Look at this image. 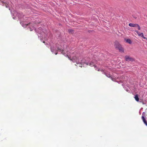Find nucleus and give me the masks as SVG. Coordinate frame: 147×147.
I'll return each instance as SVG.
<instances>
[{"label":"nucleus","instance_id":"obj_1","mask_svg":"<svg viewBox=\"0 0 147 147\" xmlns=\"http://www.w3.org/2000/svg\"><path fill=\"white\" fill-rule=\"evenodd\" d=\"M51 52L55 55L57 54V51H60L61 52L62 54L64 55L65 56L67 57L69 59L72 61L73 62L76 63L77 64H80L81 65H80L79 66L81 67H82V66L84 67H85L88 65H89L91 66H94L95 67H96L94 63L92 62H91L90 63L85 62L84 61V59H82L80 57H78L77 56H74L71 59V58L68 55H65V53H64L63 49L58 47L57 45H56L55 47H51Z\"/></svg>","mask_w":147,"mask_h":147},{"label":"nucleus","instance_id":"obj_2","mask_svg":"<svg viewBox=\"0 0 147 147\" xmlns=\"http://www.w3.org/2000/svg\"><path fill=\"white\" fill-rule=\"evenodd\" d=\"M45 32H46V31L45 30H42L41 28H39L38 30V32L39 33L40 35H38V37H40V38H44L45 39V37L46 36H47Z\"/></svg>","mask_w":147,"mask_h":147},{"label":"nucleus","instance_id":"obj_3","mask_svg":"<svg viewBox=\"0 0 147 147\" xmlns=\"http://www.w3.org/2000/svg\"><path fill=\"white\" fill-rule=\"evenodd\" d=\"M10 2L7 1L6 0H0V3H2L3 5H5L7 8H9L10 7Z\"/></svg>","mask_w":147,"mask_h":147},{"label":"nucleus","instance_id":"obj_4","mask_svg":"<svg viewBox=\"0 0 147 147\" xmlns=\"http://www.w3.org/2000/svg\"><path fill=\"white\" fill-rule=\"evenodd\" d=\"M129 26L131 27H138V29L139 30H140L141 29L140 27L138 24H134L133 23H130L129 24Z\"/></svg>","mask_w":147,"mask_h":147},{"label":"nucleus","instance_id":"obj_5","mask_svg":"<svg viewBox=\"0 0 147 147\" xmlns=\"http://www.w3.org/2000/svg\"><path fill=\"white\" fill-rule=\"evenodd\" d=\"M125 59L126 61H132L134 60V58L127 55L125 56Z\"/></svg>","mask_w":147,"mask_h":147},{"label":"nucleus","instance_id":"obj_6","mask_svg":"<svg viewBox=\"0 0 147 147\" xmlns=\"http://www.w3.org/2000/svg\"><path fill=\"white\" fill-rule=\"evenodd\" d=\"M145 114V113L144 112H143L142 113V118L144 123L147 126V122L144 117Z\"/></svg>","mask_w":147,"mask_h":147},{"label":"nucleus","instance_id":"obj_7","mask_svg":"<svg viewBox=\"0 0 147 147\" xmlns=\"http://www.w3.org/2000/svg\"><path fill=\"white\" fill-rule=\"evenodd\" d=\"M121 45L117 42H116L115 46L116 48L118 49Z\"/></svg>","mask_w":147,"mask_h":147},{"label":"nucleus","instance_id":"obj_8","mask_svg":"<svg viewBox=\"0 0 147 147\" xmlns=\"http://www.w3.org/2000/svg\"><path fill=\"white\" fill-rule=\"evenodd\" d=\"M105 74L107 77L110 78L112 80H114L113 78L111 77L109 73H105Z\"/></svg>","mask_w":147,"mask_h":147},{"label":"nucleus","instance_id":"obj_9","mask_svg":"<svg viewBox=\"0 0 147 147\" xmlns=\"http://www.w3.org/2000/svg\"><path fill=\"white\" fill-rule=\"evenodd\" d=\"M16 15L17 16H18V17L19 18H21L23 17V14L22 13H17Z\"/></svg>","mask_w":147,"mask_h":147},{"label":"nucleus","instance_id":"obj_10","mask_svg":"<svg viewBox=\"0 0 147 147\" xmlns=\"http://www.w3.org/2000/svg\"><path fill=\"white\" fill-rule=\"evenodd\" d=\"M135 32L138 34V35L140 36H143V33H140L139 32L138 30H135Z\"/></svg>","mask_w":147,"mask_h":147},{"label":"nucleus","instance_id":"obj_11","mask_svg":"<svg viewBox=\"0 0 147 147\" xmlns=\"http://www.w3.org/2000/svg\"><path fill=\"white\" fill-rule=\"evenodd\" d=\"M118 49L120 52L122 53L124 51L123 49L121 47V46Z\"/></svg>","mask_w":147,"mask_h":147},{"label":"nucleus","instance_id":"obj_12","mask_svg":"<svg viewBox=\"0 0 147 147\" xmlns=\"http://www.w3.org/2000/svg\"><path fill=\"white\" fill-rule=\"evenodd\" d=\"M125 40H126V41L129 44H131L132 43L131 40L129 39H125Z\"/></svg>","mask_w":147,"mask_h":147},{"label":"nucleus","instance_id":"obj_13","mask_svg":"<svg viewBox=\"0 0 147 147\" xmlns=\"http://www.w3.org/2000/svg\"><path fill=\"white\" fill-rule=\"evenodd\" d=\"M134 98H135V99L136 100V101H137L138 102L139 101V98H138V95H137V94L134 97Z\"/></svg>","mask_w":147,"mask_h":147},{"label":"nucleus","instance_id":"obj_14","mask_svg":"<svg viewBox=\"0 0 147 147\" xmlns=\"http://www.w3.org/2000/svg\"><path fill=\"white\" fill-rule=\"evenodd\" d=\"M20 24L22 25V26L24 27H26L28 25V24H24L23 23V22H21Z\"/></svg>","mask_w":147,"mask_h":147},{"label":"nucleus","instance_id":"obj_15","mask_svg":"<svg viewBox=\"0 0 147 147\" xmlns=\"http://www.w3.org/2000/svg\"><path fill=\"white\" fill-rule=\"evenodd\" d=\"M30 31H32L33 30H34L35 31H36V28L34 27H32V28L31 27L30 28Z\"/></svg>","mask_w":147,"mask_h":147},{"label":"nucleus","instance_id":"obj_16","mask_svg":"<svg viewBox=\"0 0 147 147\" xmlns=\"http://www.w3.org/2000/svg\"><path fill=\"white\" fill-rule=\"evenodd\" d=\"M68 31L69 33H72L73 32V30L71 29H69L68 30Z\"/></svg>","mask_w":147,"mask_h":147},{"label":"nucleus","instance_id":"obj_17","mask_svg":"<svg viewBox=\"0 0 147 147\" xmlns=\"http://www.w3.org/2000/svg\"><path fill=\"white\" fill-rule=\"evenodd\" d=\"M142 37L144 39H146V37L144 36V35H143V36H142Z\"/></svg>","mask_w":147,"mask_h":147},{"label":"nucleus","instance_id":"obj_18","mask_svg":"<svg viewBox=\"0 0 147 147\" xmlns=\"http://www.w3.org/2000/svg\"><path fill=\"white\" fill-rule=\"evenodd\" d=\"M125 89L127 91H128L127 89V88H125Z\"/></svg>","mask_w":147,"mask_h":147},{"label":"nucleus","instance_id":"obj_19","mask_svg":"<svg viewBox=\"0 0 147 147\" xmlns=\"http://www.w3.org/2000/svg\"><path fill=\"white\" fill-rule=\"evenodd\" d=\"M119 83H121V82H122L120 81L119 82H118Z\"/></svg>","mask_w":147,"mask_h":147},{"label":"nucleus","instance_id":"obj_20","mask_svg":"<svg viewBox=\"0 0 147 147\" xmlns=\"http://www.w3.org/2000/svg\"><path fill=\"white\" fill-rule=\"evenodd\" d=\"M43 42L44 43H45V41H43Z\"/></svg>","mask_w":147,"mask_h":147},{"label":"nucleus","instance_id":"obj_21","mask_svg":"<svg viewBox=\"0 0 147 147\" xmlns=\"http://www.w3.org/2000/svg\"><path fill=\"white\" fill-rule=\"evenodd\" d=\"M98 71H99L100 70V69H98Z\"/></svg>","mask_w":147,"mask_h":147}]
</instances>
